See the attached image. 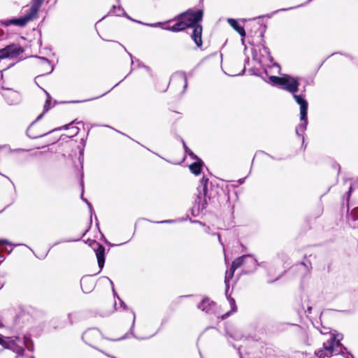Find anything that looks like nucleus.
Listing matches in <instances>:
<instances>
[{
  "label": "nucleus",
  "mask_w": 358,
  "mask_h": 358,
  "mask_svg": "<svg viewBox=\"0 0 358 358\" xmlns=\"http://www.w3.org/2000/svg\"><path fill=\"white\" fill-rule=\"evenodd\" d=\"M101 338V331L96 328H90L86 330L83 336L82 339L83 341L91 346L92 348L99 350L97 348L93 345V343H95L97 340Z\"/></svg>",
  "instance_id": "nucleus-10"
},
{
  "label": "nucleus",
  "mask_w": 358,
  "mask_h": 358,
  "mask_svg": "<svg viewBox=\"0 0 358 358\" xmlns=\"http://www.w3.org/2000/svg\"><path fill=\"white\" fill-rule=\"evenodd\" d=\"M238 353H239L240 357H241V358H243V357H242V354H241V348H238Z\"/></svg>",
  "instance_id": "nucleus-59"
},
{
  "label": "nucleus",
  "mask_w": 358,
  "mask_h": 358,
  "mask_svg": "<svg viewBox=\"0 0 358 358\" xmlns=\"http://www.w3.org/2000/svg\"><path fill=\"white\" fill-rule=\"evenodd\" d=\"M139 65L141 66V64H139ZM141 66L144 67L148 71H149L150 70L148 66H145L143 64H142Z\"/></svg>",
  "instance_id": "nucleus-54"
},
{
  "label": "nucleus",
  "mask_w": 358,
  "mask_h": 358,
  "mask_svg": "<svg viewBox=\"0 0 358 358\" xmlns=\"http://www.w3.org/2000/svg\"><path fill=\"white\" fill-rule=\"evenodd\" d=\"M268 78H269V80L271 83H273V84L279 85L281 86L282 82L283 81V79H284V76L282 77L271 76H269Z\"/></svg>",
  "instance_id": "nucleus-27"
},
{
  "label": "nucleus",
  "mask_w": 358,
  "mask_h": 358,
  "mask_svg": "<svg viewBox=\"0 0 358 358\" xmlns=\"http://www.w3.org/2000/svg\"><path fill=\"white\" fill-rule=\"evenodd\" d=\"M81 198L87 204V206H88V207L90 208V213H91L90 224L91 225L92 224V204L87 201V199L83 198V194L81 195Z\"/></svg>",
  "instance_id": "nucleus-31"
},
{
  "label": "nucleus",
  "mask_w": 358,
  "mask_h": 358,
  "mask_svg": "<svg viewBox=\"0 0 358 358\" xmlns=\"http://www.w3.org/2000/svg\"><path fill=\"white\" fill-rule=\"evenodd\" d=\"M227 22L229 25L236 30L241 36L244 37L245 36V31L243 27L241 26L238 21L233 18H228Z\"/></svg>",
  "instance_id": "nucleus-18"
},
{
  "label": "nucleus",
  "mask_w": 358,
  "mask_h": 358,
  "mask_svg": "<svg viewBox=\"0 0 358 358\" xmlns=\"http://www.w3.org/2000/svg\"><path fill=\"white\" fill-rule=\"evenodd\" d=\"M0 344L3 346V348L0 349V352H1L3 349H9L15 352L19 356H21L24 354V348L15 343V341L13 338H7V339L5 340L3 336H1Z\"/></svg>",
  "instance_id": "nucleus-11"
},
{
  "label": "nucleus",
  "mask_w": 358,
  "mask_h": 358,
  "mask_svg": "<svg viewBox=\"0 0 358 358\" xmlns=\"http://www.w3.org/2000/svg\"><path fill=\"white\" fill-rule=\"evenodd\" d=\"M45 113H43L42 114H41L36 119L35 121H34L31 124V126H32L36 122H37L38 120H39L40 119H41L42 116Z\"/></svg>",
  "instance_id": "nucleus-47"
},
{
  "label": "nucleus",
  "mask_w": 358,
  "mask_h": 358,
  "mask_svg": "<svg viewBox=\"0 0 358 358\" xmlns=\"http://www.w3.org/2000/svg\"><path fill=\"white\" fill-rule=\"evenodd\" d=\"M100 233H101V240L103 241H104V240L106 239V238H105L104 235L101 231H100Z\"/></svg>",
  "instance_id": "nucleus-58"
},
{
  "label": "nucleus",
  "mask_w": 358,
  "mask_h": 358,
  "mask_svg": "<svg viewBox=\"0 0 358 358\" xmlns=\"http://www.w3.org/2000/svg\"><path fill=\"white\" fill-rule=\"evenodd\" d=\"M262 50H263L265 54H266L268 57L271 58V61H272V58L271 57V52H270L268 48H267L264 44H262Z\"/></svg>",
  "instance_id": "nucleus-34"
},
{
  "label": "nucleus",
  "mask_w": 358,
  "mask_h": 358,
  "mask_svg": "<svg viewBox=\"0 0 358 358\" xmlns=\"http://www.w3.org/2000/svg\"><path fill=\"white\" fill-rule=\"evenodd\" d=\"M103 242H104L106 244H107V245H110V246H111V247H113V246H119V245H122L124 244V243H120V244H117V245H115V244H112V243H110L107 239H105ZM127 243V242H125V243Z\"/></svg>",
  "instance_id": "nucleus-40"
},
{
  "label": "nucleus",
  "mask_w": 358,
  "mask_h": 358,
  "mask_svg": "<svg viewBox=\"0 0 358 358\" xmlns=\"http://www.w3.org/2000/svg\"><path fill=\"white\" fill-rule=\"evenodd\" d=\"M208 178L203 176L201 180V185L198 187V194L194 200V205L191 209L192 216H198L204 209L206 208L207 199H211V196L208 194Z\"/></svg>",
  "instance_id": "nucleus-4"
},
{
  "label": "nucleus",
  "mask_w": 358,
  "mask_h": 358,
  "mask_svg": "<svg viewBox=\"0 0 358 358\" xmlns=\"http://www.w3.org/2000/svg\"><path fill=\"white\" fill-rule=\"evenodd\" d=\"M245 180V178H241V179H239V180H238V182H239L240 184H243V183H244Z\"/></svg>",
  "instance_id": "nucleus-50"
},
{
  "label": "nucleus",
  "mask_w": 358,
  "mask_h": 358,
  "mask_svg": "<svg viewBox=\"0 0 358 358\" xmlns=\"http://www.w3.org/2000/svg\"><path fill=\"white\" fill-rule=\"evenodd\" d=\"M311 310H312V307L310 306H308V308H307V312L308 313H311Z\"/></svg>",
  "instance_id": "nucleus-53"
},
{
  "label": "nucleus",
  "mask_w": 358,
  "mask_h": 358,
  "mask_svg": "<svg viewBox=\"0 0 358 358\" xmlns=\"http://www.w3.org/2000/svg\"><path fill=\"white\" fill-rule=\"evenodd\" d=\"M164 22H156V23H147L145 24L146 26L150 27H160L162 29H164L166 27H164Z\"/></svg>",
  "instance_id": "nucleus-30"
},
{
  "label": "nucleus",
  "mask_w": 358,
  "mask_h": 358,
  "mask_svg": "<svg viewBox=\"0 0 358 358\" xmlns=\"http://www.w3.org/2000/svg\"><path fill=\"white\" fill-rule=\"evenodd\" d=\"M230 336L234 338V339H238L239 338V336L238 335H234V336L231 335Z\"/></svg>",
  "instance_id": "nucleus-56"
},
{
  "label": "nucleus",
  "mask_w": 358,
  "mask_h": 358,
  "mask_svg": "<svg viewBox=\"0 0 358 358\" xmlns=\"http://www.w3.org/2000/svg\"><path fill=\"white\" fill-rule=\"evenodd\" d=\"M151 222H153L152 221H151ZM174 222H175V220H166L154 222L157 223V224H164V223H173Z\"/></svg>",
  "instance_id": "nucleus-38"
},
{
  "label": "nucleus",
  "mask_w": 358,
  "mask_h": 358,
  "mask_svg": "<svg viewBox=\"0 0 358 358\" xmlns=\"http://www.w3.org/2000/svg\"><path fill=\"white\" fill-rule=\"evenodd\" d=\"M86 243L93 249L96 254L97 263L99 268V273H100L105 264V247L95 240L88 239Z\"/></svg>",
  "instance_id": "nucleus-6"
},
{
  "label": "nucleus",
  "mask_w": 358,
  "mask_h": 358,
  "mask_svg": "<svg viewBox=\"0 0 358 358\" xmlns=\"http://www.w3.org/2000/svg\"><path fill=\"white\" fill-rule=\"evenodd\" d=\"M301 264L304 265L306 268H308V265L306 263L302 262Z\"/></svg>",
  "instance_id": "nucleus-61"
},
{
  "label": "nucleus",
  "mask_w": 358,
  "mask_h": 358,
  "mask_svg": "<svg viewBox=\"0 0 358 358\" xmlns=\"http://www.w3.org/2000/svg\"><path fill=\"white\" fill-rule=\"evenodd\" d=\"M8 338H13L15 341V343L21 342V338L19 336L8 337Z\"/></svg>",
  "instance_id": "nucleus-44"
},
{
  "label": "nucleus",
  "mask_w": 358,
  "mask_h": 358,
  "mask_svg": "<svg viewBox=\"0 0 358 358\" xmlns=\"http://www.w3.org/2000/svg\"><path fill=\"white\" fill-rule=\"evenodd\" d=\"M173 20H176L178 22L173 26L166 27L164 28L165 30L171 31L173 32H178L184 31L188 28L187 22H185V20H175L174 18Z\"/></svg>",
  "instance_id": "nucleus-14"
},
{
  "label": "nucleus",
  "mask_w": 358,
  "mask_h": 358,
  "mask_svg": "<svg viewBox=\"0 0 358 358\" xmlns=\"http://www.w3.org/2000/svg\"><path fill=\"white\" fill-rule=\"evenodd\" d=\"M348 222L352 228L358 227V208H353L348 215Z\"/></svg>",
  "instance_id": "nucleus-15"
},
{
  "label": "nucleus",
  "mask_w": 358,
  "mask_h": 358,
  "mask_svg": "<svg viewBox=\"0 0 358 358\" xmlns=\"http://www.w3.org/2000/svg\"><path fill=\"white\" fill-rule=\"evenodd\" d=\"M190 221H191L192 222H196V223H199V224H201V225H204V224H203V223H202L201 222H200V221H193V220H192L191 219H190Z\"/></svg>",
  "instance_id": "nucleus-55"
},
{
  "label": "nucleus",
  "mask_w": 358,
  "mask_h": 358,
  "mask_svg": "<svg viewBox=\"0 0 358 358\" xmlns=\"http://www.w3.org/2000/svg\"><path fill=\"white\" fill-rule=\"evenodd\" d=\"M108 15H114L115 16H124L129 20L136 22V20H134L133 19H131L124 11V8L120 6H113L111 8L110 10L108 12Z\"/></svg>",
  "instance_id": "nucleus-16"
},
{
  "label": "nucleus",
  "mask_w": 358,
  "mask_h": 358,
  "mask_svg": "<svg viewBox=\"0 0 358 358\" xmlns=\"http://www.w3.org/2000/svg\"><path fill=\"white\" fill-rule=\"evenodd\" d=\"M70 130L71 136H74L78 134L80 129L78 127H71Z\"/></svg>",
  "instance_id": "nucleus-33"
},
{
  "label": "nucleus",
  "mask_w": 358,
  "mask_h": 358,
  "mask_svg": "<svg viewBox=\"0 0 358 358\" xmlns=\"http://www.w3.org/2000/svg\"><path fill=\"white\" fill-rule=\"evenodd\" d=\"M1 24L5 27H8L10 25L24 27L27 24V22H26L24 17L22 16L17 18H11L9 20H2L1 21Z\"/></svg>",
  "instance_id": "nucleus-13"
},
{
  "label": "nucleus",
  "mask_w": 358,
  "mask_h": 358,
  "mask_svg": "<svg viewBox=\"0 0 358 358\" xmlns=\"http://www.w3.org/2000/svg\"><path fill=\"white\" fill-rule=\"evenodd\" d=\"M45 0H31L30 7L25 10L23 15L28 23L38 17V13Z\"/></svg>",
  "instance_id": "nucleus-8"
},
{
  "label": "nucleus",
  "mask_w": 358,
  "mask_h": 358,
  "mask_svg": "<svg viewBox=\"0 0 358 358\" xmlns=\"http://www.w3.org/2000/svg\"><path fill=\"white\" fill-rule=\"evenodd\" d=\"M206 232L210 233V227H206Z\"/></svg>",
  "instance_id": "nucleus-60"
},
{
  "label": "nucleus",
  "mask_w": 358,
  "mask_h": 358,
  "mask_svg": "<svg viewBox=\"0 0 358 358\" xmlns=\"http://www.w3.org/2000/svg\"><path fill=\"white\" fill-rule=\"evenodd\" d=\"M328 329V328L323 327V329L320 330L321 334L328 335L329 338L326 341L323 342V348L315 352V357L317 358H324L325 357H329L336 355H341L345 358H355L354 356L348 351L346 348L341 343V341L343 339V335L341 334H336V331L329 332ZM294 357L313 358L310 355L301 352H296Z\"/></svg>",
  "instance_id": "nucleus-1"
},
{
  "label": "nucleus",
  "mask_w": 358,
  "mask_h": 358,
  "mask_svg": "<svg viewBox=\"0 0 358 358\" xmlns=\"http://www.w3.org/2000/svg\"><path fill=\"white\" fill-rule=\"evenodd\" d=\"M299 77H293L289 75H284V79L281 84V88L292 94H294L299 91Z\"/></svg>",
  "instance_id": "nucleus-7"
},
{
  "label": "nucleus",
  "mask_w": 358,
  "mask_h": 358,
  "mask_svg": "<svg viewBox=\"0 0 358 358\" xmlns=\"http://www.w3.org/2000/svg\"><path fill=\"white\" fill-rule=\"evenodd\" d=\"M3 244H8V242L6 240H0V245ZM4 260V256L0 253V259Z\"/></svg>",
  "instance_id": "nucleus-39"
},
{
  "label": "nucleus",
  "mask_w": 358,
  "mask_h": 358,
  "mask_svg": "<svg viewBox=\"0 0 358 358\" xmlns=\"http://www.w3.org/2000/svg\"><path fill=\"white\" fill-rule=\"evenodd\" d=\"M89 280V277L88 276H85V277H83L81 280H80V285H81V287L83 289V291L85 293H89L91 292L92 290V287H90L88 289H85L83 287V285L87 282V281Z\"/></svg>",
  "instance_id": "nucleus-29"
},
{
  "label": "nucleus",
  "mask_w": 358,
  "mask_h": 358,
  "mask_svg": "<svg viewBox=\"0 0 358 358\" xmlns=\"http://www.w3.org/2000/svg\"><path fill=\"white\" fill-rule=\"evenodd\" d=\"M95 218H96V227H97V228H98L99 231H100V229H99V222H98L97 217H96Z\"/></svg>",
  "instance_id": "nucleus-52"
},
{
  "label": "nucleus",
  "mask_w": 358,
  "mask_h": 358,
  "mask_svg": "<svg viewBox=\"0 0 358 358\" xmlns=\"http://www.w3.org/2000/svg\"><path fill=\"white\" fill-rule=\"evenodd\" d=\"M313 0H308L307 2H306L305 3H302V4H300V5H298L296 6H293V7H289V8H281V9H278V10H276L275 11H273L271 14V16L277 13H279V12H282V11H287V10H292V9H294V8H299V7H301V6H306L307 5L308 3H309L310 2H311Z\"/></svg>",
  "instance_id": "nucleus-24"
},
{
  "label": "nucleus",
  "mask_w": 358,
  "mask_h": 358,
  "mask_svg": "<svg viewBox=\"0 0 358 358\" xmlns=\"http://www.w3.org/2000/svg\"><path fill=\"white\" fill-rule=\"evenodd\" d=\"M261 37L263 38L264 37V32L261 33Z\"/></svg>",
  "instance_id": "nucleus-63"
},
{
  "label": "nucleus",
  "mask_w": 358,
  "mask_h": 358,
  "mask_svg": "<svg viewBox=\"0 0 358 358\" xmlns=\"http://www.w3.org/2000/svg\"><path fill=\"white\" fill-rule=\"evenodd\" d=\"M212 235H213V236H217V238H218L219 242H220V243H221L220 235L218 233H213Z\"/></svg>",
  "instance_id": "nucleus-48"
},
{
  "label": "nucleus",
  "mask_w": 358,
  "mask_h": 358,
  "mask_svg": "<svg viewBox=\"0 0 358 358\" xmlns=\"http://www.w3.org/2000/svg\"><path fill=\"white\" fill-rule=\"evenodd\" d=\"M185 152L190 156L192 159H197V156L187 146L185 142L182 140Z\"/></svg>",
  "instance_id": "nucleus-28"
},
{
  "label": "nucleus",
  "mask_w": 358,
  "mask_h": 358,
  "mask_svg": "<svg viewBox=\"0 0 358 358\" xmlns=\"http://www.w3.org/2000/svg\"><path fill=\"white\" fill-rule=\"evenodd\" d=\"M225 294H226L227 299L229 303V305L231 306V310H229V311L227 312L226 313H224V315H222L221 316L222 320L227 319L231 314L236 312V310H237V306L236 304L235 299L234 298L231 297L230 295H228V293L227 294L225 292Z\"/></svg>",
  "instance_id": "nucleus-17"
},
{
  "label": "nucleus",
  "mask_w": 358,
  "mask_h": 358,
  "mask_svg": "<svg viewBox=\"0 0 358 358\" xmlns=\"http://www.w3.org/2000/svg\"><path fill=\"white\" fill-rule=\"evenodd\" d=\"M43 155V152H35L31 155V157H39Z\"/></svg>",
  "instance_id": "nucleus-45"
},
{
  "label": "nucleus",
  "mask_w": 358,
  "mask_h": 358,
  "mask_svg": "<svg viewBox=\"0 0 358 358\" xmlns=\"http://www.w3.org/2000/svg\"><path fill=\"white\" fill-rule=\"evenodd\" d=\"M131 59V63L133 64L134 63V60H133V57H132V55H131L130 53H129Z\"/></svg>",
  "instance_id": "nucleus-62"
},
{
  "label": "nucleus",
  "mask_w": 358,
  "mask_h": 358,
  "mask_svg": "<svg viewBox=\"0 0 358 358\" xmlns=\"http://www.w3.org/2000/svg\"><path fill=\"white\" fill-rule=\"evenodd\" d=\"M38 58L41 61L43 71H46L45 74L51 73L54 70V66L51 64V62L46 57H38Z\"/></svg>",
  "instance_id": "nucleus-20"
},
{
  "label": "nucleus",
  "mask_w": 358,
  "mask_h": 358,
  "mask_svg": "<svg viewBox=\"0 0 358 358\" xmlns=\"http://www.w3.org/2000/svg\"><path fill=\"white\" fill-rule=\"evenodd\" d=\"M15 152H27V151H28V150L19 148V149L15 150Z\"/></svg>",
  "instance_id": "nucleus-49"
},
{
  "label": "nucleus",
  "mask_w": 358,
  "mask_h": 358,
  "mask_svg": "<svg viewBox=\"0 0 358 358\" xmlns=\"http://www.w3.org/2000/svg\"><path fill=\"white\" fill-rule=\"evenodd\" d=\"M22 343L29 351L32 352L34 350V343L29 335L23 336Z\"/></svg>",
  "instance_id": "nucleus-21"
},
{
  "label": "nucleus",
  "mask_w": 358,
  "mask_h": 358,
  "mask_svg": "<svg viewBox=\"0 0 358 358\" xmlns=\"http://www.w3.org/2000/svg\"><path fill=\"white\" fill-rule=\"evenodd\" d=\"M103 242H104L106 244H107V245H110V246H111V247H113V246H119V245H122L124 244V243H120V244H117V245H115V244H112V243H110L107 239H105ZM127 243V242H125V243Z\"/></svg>",
  "instance_id": "nucleus-41"
},
{
  "label": "nucleus",
  "mask_w": 358,
  "mask_h": 358,
  "mask_svg": "<svg viewBox=\"0 0 358 358\" xmlns=\"http://www.w3.org/2000/svg\"><path fill=\"white\" fill-rule=\"evenodd\" d=\"M131 312H132L134 317H133L132 324H131V327L130 328V331L133 334V331H134V324H135V320H136V314H135V312L134 310H131Z\"/></svg>",
  "instance_id": "nucleus-35"
},
{
  "label": "nucleus",
  "mask_w": 358,
  "mask_h": 358,
  "mask_svg": "<svg viewBox=\"0 0 358 358\" xmlns=\"http://www.w3.org/2000/svg\"><path fill=\"white\" fill-rule=\"evenodd\" d=\"M197 308L206 314L213 315L215 313L217 305L209 298L206 297L197 305Z\"/></svg>",
  "instance_id": "nucleus-12"
},
{
  "label": "nucleus",
  "mask_w": 358,
  "mask_h": 358,
  "mask_svg": "<svg viewBox=\"0 0 358 358\" xmlns=\"http://www.w3.org/2000/svg\"><path fill=\"white\" fill-rule=\"evenodd\" d=\"M352 187L351 186L347 193V199H348V201L349 200V198L350 196V194H352Z\"/></svg>",
  "instance_id": "nucleus-46"
},
{
  "label": "nucleus",
  "mask_w": 358,
  "mask_h": 358,
  "mask_svg": "<svg viewBox=\"0 0 358 358\" xmlns=\"http://www.w3.org/2000/svg\"><path fill=\"white\" fill-rule=\"evenodd\" d=\"M69 126V124L64 125L62 127L59 128V129H68Z\"/></svg>",
  "instance_id": "nucleus-57"
},
{
  "label": "nucleus",
  "mask_w": 358,
  "mask_h": 358,
  "mask_svg": "<svg viewBox=\"0 0 358 358\" xmlns=\"http://www.w3.org/2000/svg\"><path fill=\"white\" fill-rule=\"evenodd\" d=\"M203 16V12L201 9L196 11L192 9H188L175 17V20H185L187 22L188 28L193 29L191 37L198 47L202 45V26L199 22L202 20Z\"/></svg>",
  "instance_id": "nucleus-2"
},
{
  "label": "nucleus",
  "mask_w": 358,
  "mask_h": 358,
  "mask_svg": "<svg viewBox=\"0 0 358 358\" xmlns=\"http://www.w3.org/2000/svg\"><path fill=\"white\" fill-rule=\"evenodd\" d=\"M114 296H115V297L116 296V297L120 300V306H121L122 308H123V309H124V310H126V309H127V305L125 304V303H124L122 299H120V297H119V296H118L117 294V295H115Z\"/></svg>",
  "instance_id": "nucleus-36"
},
{
  "label": "nucleus",
  "mask_w": 358,
  "mask_h": 358,
  "mask_svg": "<svg viewBox=\"0 0 358 358\" xmlns=\"http://www.w3.org/2000/svg\"><path fill=\"white\" fill-rule=\"evenodd\" d=\"M257 266H260V267H262V268H267L268 263L266 262H262L259 263L257 261Z\"/></svg>",
  "instance_id": "nucleus-37"
},
{
  "label": "nucleus",
  "mask_w": 358,
  "mask_h": 358,
  "mask_svg": "<svg viewBox=\"0 0 358 358\" xmlns=\"http://www.w3.org/2000/svg\"><path fill=\"white\" fill-rule=\"evenodd\" d=\"M243 266H245L244 269H253L254 268L252 264H250V262L245 263V265Z\"/></svg>",
  "instance_id": "nucleus-42"
},
{
  "label": "nucleus",
  "mask_w": 358,
  "mask_h": 358,
  "mask_svg": "<svg viewBox=\"0 0 358 358\" xmlns=\"http://www.w3.org/2000/svg\"><path fill=\"white\" fill-rule=\"evenodd\" d=\"M244 72H245V69L243 70V72L241 73H240L239 75H243Z\"/></svg>",
  "instance_id": "nucleus-64"
},
{
  "label": "nucleus",
  "mask_w": 358,
  "mask_h": 358,
  "mask_svg": "<svg viewBox=\"0 0 358 358\" xmlns=\"http://www.w3.org/2000/svg\"><path fill=\"white\" fill-rule=\"evenodd\" d=\"M72 315H73L72 313H69V314L68 315V317H69V321H70L71 324H72V323H73V321L71 320V316H72Z\"/></svg>",
  "instance_id": "nucleus-51"
},
{
  "label": "nucleus",
  "mask_w": 358,
  "mask_h": 358,
  "mask_svg": "<svg viewBox=\"0 0 358 358\" xmlns=\"http://www.w3.org/2000/svg\"><path fill=\"white\" fill-rule=\"evenodd\" d=\"M31 125L28 127V129H27V136L29 138H31V139H35V138H41V137H43L44 136H45V134H34V132H31Z\"/></svg>",
  "instance_id": "nucleus-26"
},
{
  "label": "nucleus",
  "mask_w": 358,
  "mask_h": 358,
  "mask_svg": "<svg viewBox=\"0 0 358 358\" xmlns=\"http://www.w3.org/2000/svg\"><path fill=\"white\" fill-rule=\"evenodd\" d=\"M110 90H109L110 92ZM108 92V91L104 94H103L102 95H100L99 96H96V97H93V98H90V99H85V100H83V101H72V103H82V102H85V101H92V100H94V99H96L99 97H101L102 96L105 95L106 94H107Z\"/></svg>",
  "instance_id": "nucleus-32"
},
{
  "label": "nucleus",
  "mask_w": 358,
  "mask_h": 358,
  "mask_svg": "<svg viewBox=\"0 0 358 358\" xmlns=\"http://www.w3.org/2000/svg\"><path fill=\"white\" fill-rule=\"evenodd\" d=\"M176 78H178L180 80H184L185 84H184V87H183V92H185L187 87V79L186 73L184 71L176 72L174 75L172 76L171 79H174Z\"/></svg>",
  "instance_id": "nucleus-22"
},
{
  "label": "nucleus",
  "mask_w": 358,
  "mask_h": 358,
  "mask_svg": "<svg viewBox=\"0 0 358 358\" xmlns=\"http://www.w3.org/2000/svg\"><path fill=\"white\" fill-rule=\"evenodd\" d=\"M292 94L295 101L300 106V120L301 121V123L296 127V134L302 138V146L306 148L305 139L301 133H303L307 129L308 103L303 95H298L295 93Z\"/></svg>",
  "instance_id": "nucleus-5"
},
{
  "label": "nucleus",
  "mask_w": 358,
  "mask_h": 358,
  "mask_svg": "<svg viewBox=\"0 0 358 358\" xmlns=\"http://www.w3.org/2000/svg\"><path fill=\"white\" fill-rule=\"evenodd\" d=\"M1 94L9 105H16L20 103L21 95L19 92L4 86H1Z\"/></svg>",
  "instance_id": "nucleus-9"
},
{
  "label": "nucleus",
  "mask_w": 358,
  "mask_h": 358,
  "mask_svg": "<svg viewBox=\"0 0 358 358\" xmlns=\"http://www.w3.org/2000/svg\"><path fill=\"white\" fill-rule=\"evenodd\" d=\"M250 262L252 264L253 269H243V274H251L257 270V259L253 257L252 255H244L235 259L231 264L229 271H227L224 278V284L226 286V293L229 289V281L234 277L235 271L241 266H244L245 263Z\"/></svg>",
  "instance_id": "nucleus-3"
},
{
  "label": "nucleus",
  "mask_w": 358,
  "mask_h": 358,
  "mask_svg": "<svg viewBox=\"0 0 358 358\" xmlns=\"http://www.w3.org/2000/svg\"><path fill=\"white\" fill-rule=\"evenodd\" d=\"M43 91H44V92L45 93V94L47 96L46 101H45V105H44V108H43V113H46L52 107V106H51L52 97H51V96L50 95V94L47 91H45V90H43Z\"/></svg>",
  "instance_id": "nucleus-23"
},
{
  "label": "nucleus",
  "mask_w": 358,
  "mask_h": 358,
  "mask_svg": "<svg viewBox=\"0 0 358 358\" xmlns=\"http://www.w3.org/2000/svg\"><path fill=\"white\" fill-rule=\"evenodd\" d=\"M88 230H89V229H87V230L83 233V236H82L80 238H77V239H75V240L62 239V240H59V241H56L55 243H53V244L50 247V248H49V250H48V252L50 251V250L52 247H54V246H55V245H58V244H59V243H65V242H70V241H80V238L86 234V233L88 231Z\"/></svg>",
  "instance_id": "nucleus-25"
},
{
  "label": "nucleus",
  "mask_w": 358,
  "mask_h": 358,
  "mask_svg": "<svg viewBox=\"0 0 358 358\" xmlns=\"http://www.w3.org/2000/svg\"><path fill=\"white\" fill-rule=\"evenodd\" d=\"M107 279L109 280L110 282V285L112 286V290H113V295H117V294L116 293L115 290V288H114V285H113V282L109 278H107Z\"/></svg>",
  "instance_id": "nucleus-43"
},
{
  "label": "nucleus",
  "mask_w": 358,
  "mask_h": 358,
  "mask_svg": "<svg viewBox=\"0 0 358 358\" xmlns=\"http://www.w3.org/2000/svg\"><path fill=\"white\" fill-rule=\"evenodd\" d=\"M196 162L189 165V168L192 173L198 176L201 173L203 165V161L197 157Z\"/></svg>",
  "instance_id": "nucleus-19"
}]
</instances>
